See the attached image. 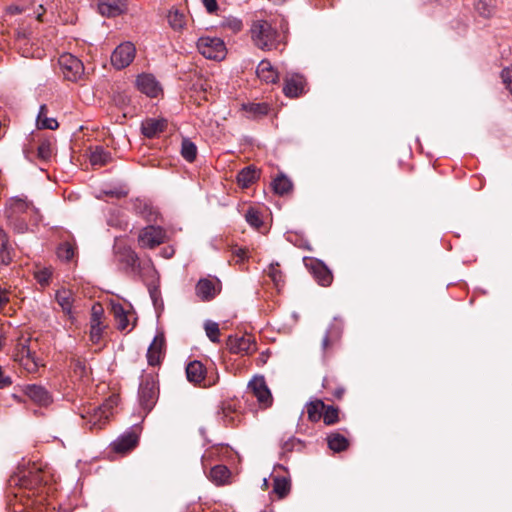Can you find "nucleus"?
<instances>
[{
	"instance_id": "obj_35",
	"label": "nucleus",
	"mask_w": 512,
	"mask_h": 512,
	"mask_svg": "<svg viewBox=\"0 0 512 512\" xmlns=\"http://www.w3.org/2000/svg\"><path fill=\"white\" fill-rule=\"evenodd\" d=\"M77 247L70 242L61 243L57 249L58 258L62 261H72L76 255Z\"/></svg>"
},
{
	"instance_id": "obj_15",
	"label": "nucleus",
	"mask_w": 512,
	"mask_h": 512,
	"mask_svg": "<svg viewBox=\"0 0 512 512\" xmlns=\"http://www.w3.org/2000/svg\"><path fill=\"white\" fill-rule=\"evenodd\" d=\"M136 49L131 42H124L117 46L111 55V64L116 69L126 68L135 58Z\"/></svg>"
},
{
	"instance_id": "obj_2",
	"label": "nucleus",
	"mask_w": 512,
	"mask_h": 512,
	"mask_svg": "<svg viewBox=\"0 0 512 512\" xmlns=\"http://www.w3.org/2000/svg\"><path fill=\"white\" fill-rule=\"evenodd\" d=\"M159 398V382L156 374H142L138 387V404L141 413L146 416L152 411Z\"/></svg>"
},
{
	"instance_id": "obj_54",
	"label": "nucleus",
	"mask_w": 512,
	"mask_h": 512,
	"mask_svg": "<svg viewBox=\"0 0 512 512\" xmlns=\"http://www.w3.org/2000/svg\"><path fill=\"white\" fill-rule=\"evenodd\" d=\"M136 323L137 322H119L117 329L121 332H124L126 330L130 332L135 328Z\"/></svg>"
},
{
	"instance_id": "obj_39",
	"label": "nucleus",
	"mask_w": 512,
	"mask_h": 512,
	"mask_svg": "<svg viewBox=\"0 0 512 512\" xmlns=\"http://www.w3.org/2000/svg\"><path fill=\"white\" fill-rule=\"evenodd\" d=\"M181 155L186 161L193 162L197 156L196 145L189 139H183L181 145Z\"/></svg>"
},
{
	"instance_id": "obj_1",
	"label": "nucleus",
	"mask_w": 512,
	"mask_h": 512,
	"mask_svg": "<svg viewBox=\"0 0 512 512\" xmlns=\"http://www.w3.org/2000/svg\"><path fill=\"white\" fill-rule=\"evenodd\" d=\"M4 213L9 225L16 232L24 233L28 230V221L38 210L26 197H12L6 202Z\"/></svg>"
},
{
	"instance_id": "obj_11",
	"label": "nucleus",
	"mask_w": 512,
	"mask_h": 512,
	"mask_svg": "<svg viewBox=\"0 0 512 512\" xmlns=\"http://www.w3.org/2000/svg\"><path fill=\"white\" fill-rule=\"evenodd\" d=\"M166 241V231L160 226L149 225L140 230L138 243L143 248L153 249Z\"/></svg>"
},
{
	"instance_id": "obj_57",
	"label": "nucleus",
	"mask_w": 512,
	"mask_h": 512,
	"mask_svg": "<svg viewBox=\"0 0 512 512\" xmlns=\"http://www.w3.org/2000/svg\"><path fill=\"white\" fill-rule=\"evenodd\" d=\"M235 255L239 258L240 261H243L248 257L247 253L248 251L244 248H238L235 250Z\"/></svg>"
},
{
	"instance_id": "obj_63",
	"label": "nucleus",
	"mask_w": 512,
	"mask_h": 512,
	"mask_svg": "<svg viewBox=\"0 0 512 512\" xmlns=\"http://www.w3.org/2000/svg\"><path fill=\"white\" fill-rule=\"evenodd\" d=\"M280 28H281V29H283V30H284V29H287V23H285V24H281V25H280Z\"/></svg>"
},
{
	"instance_id": "obj_34",
	"label": "nucleus",
	"mask_w": 512,
	"mask_h": 512,
	"mask_svg": "<svg viewBox=\"0 0 512 512\" xmlns=\"http://www.w3.org/2000/svg\"><path fill=\"white\" fill-rule=\"evenodd\" d=\"M0 259L2 264L9 265L12 262V255L10 251L8 236L6 232L0 228Z\"/></svg>"
},
{
	"instance_id": "obj_4",
	"label": "nucleus",
	"mask_w": 512,
	"mask_h": 512,
	"mask_svg": "<svg viewBox=\"0 0 512 512\" xmlns=\"http://www.w3.org/2000/svg\"><path fill=\"white\" fill-rule=\"evenodd\" d=\"M166 355V337L162 326L157 325L156 334L150 343L146 358L149 366H160Z\"/></svg>"
},
{
	"instance_id": "obj_21",
	"label": "nucleus",
	"mask_w": 512,
	"mask_h": 512,
	"mask_svg": "<svg viewBox=\"0 0 512 512\" xmlns=\"http://www.w3.org/2000/svg\"><path fill=\"white\" fill-rule=\"evenodd\" d=\"M109 310L116 320H129L134 314L132 305L126 301H110Z\"/></svg>"
},
{
	"instance_id": "obj_47",
	"label": "nucleus",
	"mask_w": 512,
	"mask_h": 512,
	"mask_svg": "<svg viewBox=\"0 0 512 512\" xmlns=\"http://www.w3.org/2000/svg\"><path fill=\"white\" fill-rule=\"evenodd\" d=\"M119 404V396L118 395H112L108 399L105 400V402L100 405L101 409L106 412V414H109V417L113 414V409L118 406Z\"/></svg>"
},
{
	"instance_id": "obj_52",
	"label": "nucleus",
	"mask_w": 512,
	"mask_h": 512,
	"mask_svg": "<svg viewBox=\"0 0 512 512\" xmlns=\"http://www.w3.org/2000/svg\"><path fill=\"white\" fill-rule=\"evenodd\" d=\"M12 384V379L10 376L5 375L2 367L0 366V389L9 387Z\"/></svg>"
},
{
	"instance_id": "obj_32",
	"label": "nucleus",
	"mask_w": 512,
	"mask_h": 512,
	"mask_svg": "<svg viewBox=\"0 0 512 512\" xmlns=\"http://www.w3.org/2000/svg\"><path fill=\"white\" fill-rule=\"evenodd\" d=\"M342 335V327L338 324L332 323L329 328L326 331L325 336L322 340V346L324 349L328 348L329 346L333 345L335 342H337Z\"/></svg>"
},
{
	"instance_id": "obj_19",
	"label": "nucleus",
	"mask_w": 512,
	"mask_h": 512,
	"mask_svg": "<svg viewBox=\"0 0 512 512\" xmlns=\"http://www.w3.org/2000/svg\"><path fill=\"white\" fill-rule=\"evenodd\" d=\"M167 128L166 119L148 118L141 124V132L146 138H155Z\"/></svg>"
},
{
	"instance_id": "obj_28",
	"label": "nucleus",
	"mask_w": 512,
	"mask_h": 512,
	"mask_svg": "<svg viewBox=\"0 0 512 512\" xmlns=\"http://www.w3.org/2000/svg\"><path fill=\"white\" fill-rule=\"evenodd\" d=\"M267 276L273 282L275 288L280 291V289L285 284V275L280 268V264L278 262L271 263L267 270H265Z\"/></svg>"
},
{
	"instance_id": "obj_12",
	"label": "nucleus",
	"mask_w": 512,
	"mask_h": 512,
	"mask_svg": "<svg viewBox=\"0 0 512 512\" xmlns=\"http://www.w3.org/2000/svg\"><path fill=\"white\" fill-rule=\"evenodd\" d=\"M114 254L116 260L126 265L132 273L139 275L141 272V263L137 254L122 242H116L114 245Z\"/></svg>"
},
{
	"instance_id": "obj_16",
	"label": "nucleus",
	"mask_w": 512,
	"mask_h": 512,
	"mask_svg": "<svg viewBox=\"0 0 512 512\" xmlns=\"http://www.w3.org/2000/svg\"><path fill=\"white\" fill-rule=\"evenodd\" d=\"M227 346L231 353L251 354L256 350L255 339L252 335H230L227 340Z\"/></svg>"
},
{
	"instance_id": "obj_45",
	"label": "nucleus",
	"mask_w": 512,
	"mask_h": 512,
	"mask_svg": "<svg viewBox=\"0 0 512 512\" xmlns=\"http://www.w3.org/2000/svg\"><path fill=\"white\" fill-rule=\"evenodd\" d=\"M34 277L41 286H47L52 277V269L49 267L42 268L34 272Z\"/></svg>"
},
{
	"instance_id": "obj_27",
	"label": "nucleus",
	"mask_w": 512,
	"mask_h": 512,
	"mask_svg": "<svg viewBox=\"0 0 512 512\" xmlns=\"http://www.w3.org/2000/svg\"><path fill=\"white\" fill-rule=\"evenodd\" d=\"M327 444L332 451L339 453L349 447V440L339 432H333L327 436Z\"/></svg>"
},
{
	"instance_id": "obj_17",
	"label": "nucleus",
	"mask_w": 512,
	"mask_h": 512,
	"mask_svg": "<svg viewBox=\"0 0 512 512\" xmlns=\"http://www.w3.org/2000/svg\"><path fill=\"white\" fill-rule=\"evenodd\" d=\"M23 392L39 406L47 407L53 402L52 394L42 385L28 384L23 388Z\"/></svg>"
},
{
	"instance_id": "obj_10",
	"label": "nucleus",
	"mask_w": 512,
	"mask_h": 512,
	"mask_svg": "<svg viewBox=\"0 0 512 512\" xmlns=\"http://www.w3.org/2000/svg\"><path fill=\"white\" fill-rule=\"evenodd\" d=\"M221 290L222 283L216 276L201 278L195 286L196 296L205 302L213 300Z\"/></svg>"
},
{
	"instance_id": "obj_25",
	"label": "nucleus",
	"mask_w": 512,
	"mask_h": 512,
	"mask_svg": "<svg viewBox=\"0 0 512 512\" xmlns=\"http://www.w3.org/2000/svg\"><path fill=\"white\" fill-rule=\"evenodd\" d=\"M258 77L266 83H276L278 81V72L273 68L268 60H262L257 67Z\"/></svg>"
},
{
	"instance_id": "obj_43",
	"label": "nucleus",
	"mask_w": 512,
	"mask_h": 512,
	"mask_svg": "<svg viewBox=\"0 0 512 512\" xmlns=\"http://www.w3.org/2000/svg\"><path fill=\"white\" fill-rule=\"evenodd\" d=\"M104 323L105 322H94L91 325V328H90V340L94 344H98L101 341L102 337H103V332L106 329V325H104Z\"/></svg>"
},
{
	"instance_id": "obj_18",
	"label": "nucleus",
	"mask_w": 512,
	"mask_h": 512,
	"mask_svg": "<svg viewBox=\"0 0 512 512\" xmlns=\"http://www.w3.org/2000/svg\"><path fill=\"white\" fill-rule=\"evenodd\" d=\"M98 11L105 17H116L127 11L126 0H99Z\"/></svg>"
},
{
	"instance_id": "obj_26",
	"label": "nucleus",
	"mask_w": 512,
	"mask_h": 512,
	"mask_svg": "<svg viewBox=\"0 0 512 512\" xmlns=\"http://www.w3.org/2000/svg\"><path fill=\"white\" fill-rule=\"evenodd\" d=\"M259 178V172L253 166L242 169L237 174V183L242 188H249Z\"/></svg>"
},
{
	"instance_id": "obj_48",
	"label": "nucleus",
	"mask_w": 512,
	"mask_h": 512,
	"mask_svg": "<svg viewBox=\"0 0 512 512\" xmlns=\"http://www.w3.org/2000/svg\"><path fill=\"white\" fill-rule=\"evenodd\" d=\"M501 78H502L504 84L506 85V88L512 94V69H509V68L504 69L501 72Z\"/></svg>"
},
{
	"instance_id": "obj_31",
	"label": "nucleus",
	"mask_w": 512,
	"mask_h": 512,
	"mask_svg": "<svg viewBox=\"0 0 512 512\" xmlns=\"http://www.w3.org/2000/svg\"><path fill=\"white\" fill-rule=\"evenodd\" d=\"M89 159L93 166H104L111 161V154L103 147L97 146L91 151Z\"/></svg>"
},
{
	"instance_id": "obj_30",
	"label": "nucleus",
	"mask_w": 512,
	"mask_h": 512,
	"mask_svg": "<svg viewBox=\"0 0 512 512\" xmlns=\"http://www.w3.org/2000/svg\"><path fill=\"white\" fill-rule=\"evenodd\" d=\"M48 108L46 105H41L37 116V127L39 129H50L56 130L59 126L58 122L54 118L47 117Z\"/></svg>"
},
{
	"instance_id": "obj_22",
	"label": "nucleus",
	"mask_w": 512,
	"mask_h": 512,
	"mask_svg": "<svg viewBox=\"0 0 512 512\" xmlns=\"http://www.w3.org/2000/svg\"><path fill=\"white\" fill-rule=\"evenodd\" d=\"M55 298L62 311L65 314L72 316L74 303L73 291L62 287L56 291Z\"/></svg>"
},
{
	"instance_id": "obj_42",
	"label": "nucleus",
	"mask_w": 512,
	"mask_h": 512,
	"mask_svg": "<svg viewBox=\"0 0 512 512\" xmlns=\"http://www.w3.org/2000/svg\"><path fill=\"white\" fill-rule=\"evenodd\" d=\"M204 330L210 341L213 343H218L220 341V328L218 322H205Z\"/></svg>"
},
{
	"instance_id": "obj_51",
	"label": "nucleus",
	"mask_w": 512,
	"mask_h": 512,
	"mask_svg": "<svg viewBox=\"0 0 512 512\" xmlns=\"http://www.w3.org/2000/svg\"><path fill=\"white\" fill-rule=\"evenodd\" d=\"M226 26H228L233 32H239L242 27V21L239 19H229L226 22Z\"/></svg>"
},
{
	"instance_id": "obj_23",
	"label": "nucleus",
	"mask_w": 512,
	"mask_h": 512,
	"mask_svg": "<svg viewBox=\"0 0 512 512\" xmlns=\"http://www.w3.org/2000/svg\"><path fill=\"white\" fill-rule=\"evenodd\" d=\"M138 436L135 432H125L119 436L113 443V450L120 453L134 448L137 444Z\"/></svg>"
},
{
	"instance_id": "obj_61",
	"label": "nucleus",
	"mask_w": 512,
	"mask_h": 512,
	"mask_svg": "<svg viewBox=\"0 0 512 512\" xmlns=\"http://www.w3.org/2000/svg\"><path fill=\"white\" fill-rule=\"evenodd\" d=\"M76 367L78 369H80L81 371L85 370V365L83 363L79 362V361L77 362Z\"/></svg>"
},
{
	"instance_id": "obj_9",
	"label": "nucleus",
	"mask_w": 512,
	"mask_h": 512,
	"mask_svg": "<svg viewBox=\"0 0 512 512\" xmlns=\"http://www.w3.org/2000/svg\"><path fill=\"white\" fill-rule=\"evenodd\" d=\"M303 262L319 285L323 287L331 285L333 274L322 261L313 257H304Z\"/></svg>"
},
{
	"instance_id": "obj_5",
	"label": "nucleus",
	"mask_w": 512,
	"mask_h": 512,
	"mask_svg": "<svg viewBox=\"0 0 512 512\" xmlns=\"http://www.w3.org/2000/svg\"><path fill=\"white\" fill-rule=\"evenodd\" d=\"M58 62L63 77L66 80L77 82L82 79L84 74V65L78 58L72 54L66 53L59 57Z\"/></svg>"
},
{
	"instance_id": "obj_8",
	"label": "nucleus",
	"mask_w": 512,
	"mask_h": 512,
	"mask_svg": "<svg viewBox=\"0 0 512 512\" xmlns=\"http://www.w3.org/2000/svg\"><path fill=\"white\" fill-rule=\"evenodd\" d=\"M199 52L207 59L220 60L225 55L224 42L219 38L201 37L197 41Z\"/></svg>"
},
{
	"instance_id": "obj_53",
	"label": "nucleus",
	"mask_w": 512,
	"mask_h": 512,
	"mask_svg": "<svg viewBox=\"0 0 512 512\" xmlns=\"http://www.w3.org/2000/svg\"><path fill=\"white\" fill-rule=\"evenodd\" d=\"M202 3L209 13H213L218 9L216 0H202Z\"/></svg>"
},
{
	"instance_id": "obj_37",
	"label": "nucleus",
	"mask_w": 512,
	"mask_h": 512,
	"mask_svg": "<svg viewBox=\"0 0 512 512\" xmlns=\"http://www.w3.org/2000/svg\"><path fill=\"white\" fill-rule=\"evenodd\" d=\"M167 20L174 30H180L186 23V16L178 9H171L167 15Z\"/></svg>"
},
{
	"instance_id": "obj_58",
	"label": "nucleus",
	"mask_w": 512,
	"mask_h": 512,
	"mask_svg": "<svg viewBox=\"0 0 512 512\" xmlns=\"http://www.w3.org/2000/svg\"><path fill=\"white\" fill-rule=\"evenodd\" d=\"M39 12L37 13V20L42 22L43 21V15L45 14L46 12V9L44 8V6L41 4L39 5Z\"/></svg>"
},
{
	"instance_id": "obj_33",
	"label": "nucleus",
	"mask_w": 512,
	"mask_h": 512,
	"mask_svg": "<svg viewBox=\"0 0 512 512\" xmlns=\"http://www.w3.org/2000/svg\"><path fill=\"white\" fill-rule=\"evenodd\" d=\"M272 186L274 192L278 195L288 194L293 188L291 180L283 174L278 175L274 179Z\"/></svg>"
},
{
	"instance_id": "obj_50",
	"label": "nucleus",
	"mask_w": 512,
	"mask_h": 512,
	"mask_svg": "<svg viewBox=\"0 0 512 512\" xmlns=\"http://www.w3.org/2000/svg\"><path fill=\"white\" fill-rule=\"evenodd\" d=\"M104 313L103 306L100 303H94L91 308V320H100Z\"/></svg>"
},
{
	"instance_id": "obj_60",
	"label": "nucleus",
	"mask_w": 512,
	"mask_h": 512,
	"mask_svg": "<svg viewBox=\"0 0 512 512\" xmlns=\"http://www.w3.org/2000/svg\"><path fill=\"white\" fill-rule=\"evenodd\" d=\"M4 339H5L4 332L0 328V350L4 347V344H5Z\"/></svg>"
},
{
	"instance_id": "obj_40",
	"label": "nucleus",
	"mask_w": 512,
	"mask_h": 512,
	"mask_svg": "<svg viewBox=\"0 0 512 512\" xmlns=\"http://www.w3.org/2000/svg\"><path fill=\"white\" fill-rule=\"evenodd\" d=\"M323 422L325 425H334L339 421V410L332 405H325L322 414Z\"/></svg>"
},
{
	"instance_id": "obj_29",
	"label": "nucleus",
	"mask_w": 512,
	"mask_h": 512,
	"mask_svg": "<svg viewBox=\"0 0 512 512\" xmlns=\"http://www.w3.org/2000/svg\"><path fill=\"white\" fill-rule=\"evenodd\" d=\"M324 408H325V404L320 399H316L314 401L308 402L305 405V410H306L308 419L311 422H318L322 418Z\"/></svg>"
},
{
	"instance_id": "obj_44",
	"label": "nucleus",
	"mask_w": 512,
	"mask_h": 512,
	"mask_svg": "<svg viewBox=\"0 0 512 512\" xmlns=\"http://www.w3.org/2000/svg\"><path fill=\"white\" fill-rule=\"evenodd\" d=\"M245 219L252 227L256 229H259L263 224L259 211L252 207L247 210Z\"/></svg>"
},
{
	"instance_id": "obj_46",
	"label": "nucleus",
	"mask_w": 512,
	"mask_h": 512,
	"mask_svg": "<svg viewBox=\"0 0 512 512\" xmlns=\"http://www.w3.org/2000/svg\"><path fill=\"white\" fill-rule=\"evenodd\" d=\"M52 155L51 143L48 140L42 141L37 149V157L43 161L50 159Z\"/></svg>"
},
{
	"instance_id": "obj_59",
	"label": "nucleus",
	"mask_w": 512,
	"mask_h": 512,
	"mask_svg": "<svg viewBox=\"0 0 512 512\" xmlns=\"http://www.w3.org/2000/svg\"><path fill=\"white\" fill-rule=\"evenodd\" d=\"M344 393V389L343 388H337L335 391H334V396L338 399H340L342 397Z\"/></svg>"
},
{
	"instance_id": "obj_38",
	"label": "nucleus",
	"mask_w": 512,
	"mask_h": 512,
	"mask_svg": "<svg viewBox=\"0 0 512 512\" xmlns=\"http://www.w3.org/2000/svg\"><path fill=\"white\" fill-rule=\"evenodd\" d=\"M229 475L230 471L224 465H216L210 470V478L217 485L223 484Z\"/></svg>"
},
{
	"instance_id": "obj_41",
	"label": "nucleus",
	"mask_w": 512,
	"mask_h": 512,
	"mask_svg": "<svg viewBox=\"0 0 512 512\" xmlns=\"http://www.w3.org/2000/svg\"><path fill=\"white\" fill-rule=\"evenodd\" d=\"M302 447L303 442L300 439L291 436L281 443V454L285 455L287 453L292 452L295 449H301Z\"/></svg>"
},
{
	"instance_id": "obj_3",
	"label": "nucleus",
	"mask_w": 512,
	"mask_h": 512,
	"mask_svg": "<svg viewBox=\"0 0 512 512\" xmlns=\"http://www.w3.org/2000/svg\"><path fill=\"white\" fill-rule=\"evenodd\" d=\"M279 34L272 25L264 20H257L251 26V38L256 47L261 50L277 48Z\"/></svg>"
},
{
	"instance_id": "obj_55",
	"label": "nucleus",
	"mask_w": 512,
	"mask_h": 512,
	"mask_svg": "<svg viewBox=\"0 0 512 512\" xmlns=\"http://www.w3.org/2000/svg\"><path fill=\"white\" fill-rule=\"evenodd\" d=\"M109 197H114L117 199L124 198L127 196V192L123 190H109L104 192Z\"/></svg>"
},
{
	"instance_id": "obj_14",
	"label": "nucleus",
	"mask_w": 512,
	"mask_h": 512,
	"mask_svg": "<svg viewBox=\"0 0 512 512\" xmlns=\"http://www.w3.org/2000/svg\"><path fill=\"white\" fill-rule=\"evenodd\" d=\"M80 416L84 420V425L91 430L102 429L110 418L109 414H106L100 406L83 407Z\"/></svg>"
},
{
	"instance_id": "obj_13",
	"label": "nucleus",
	"mask_w": 512,
	"mask_h": 512,
	"mask_svg": "<svg viewBox=\"0 0 512 512\" xmlns=\"http://www.w3.org/2000/svg\"><path fill=\"white\" fill-rule=\"evenodd\" d=\"M14 358L29 373H35L40 366H43L42 360L36 356V353L27 344L18 345Z\"/></svg>"
},
{
	"instance_id": "obj_7",
	"label": "nucleus",
	"mask_w": 512,
	"mask_h": 512,
	"mask_svg": "<svg viewBox=\"0 0 512 512\" xmlns=\"http://www.w3.org/2000/svg\"><path fill=\"white\" fill-rule=\"evenodd\" d=\"M249 392L257 399L262 408H269L272 406L273 397L270 389L267 386L266 380L262 375L254 376L247 386Z\"/></svg>"
},
{
	"instance_id": "obj_20",
	"label": "nucleus",
	"mask_w": 512,
	"mask_h": 512,
	"mask_svg": "<svg viewBox=\"0 0 512 512\" xmlns=\"http://www.w3.org/2000/svg\"><path fill=\"white\" fill-rule=\"evenodd\" d=\"M138 89L149 97H156L160 92V87L156 79L149 74L138 76L136 80Z\"/></svg>"
},
{
	"instance_id": "obj_36",
	"label": "nucleus",
	"mask_w": 512,
	"mask_h": 512,
	"mask_svg": "<svg viewBox=\"0 0 512 512\" xmlns=\"http://www.w3.org/2000/svg\"><path fill=\"white\" fill-rule=\"evenodd\" d=\"M291 489L290 479L286 477H275L273 480V491L279 498L286 497Z\"/></svg>"
},
{
	"instance_id": "obj_62",
	"label": "nucleus",
	"mask_w": 512,
	"mask_h": 512,
	"mask_svg": "<svg viewBox=\"0 0 512 512\" xmlns=\"http://www.w3.org/2000/svg\"><path fill=\"white\" fill-rule=\"evenodd\" d=\"M323 387L325 389H328V387H329V379L328 378H324V380H323Z\"/></svg>"
},
{
	"instance_id": "obj_56",
	"label": "nucleus",
	"mask_w": 512,
	"mask_h": 512,
	"mask_svg": "<svg viewBox=\"0 0 512 512\" xmlns=\"http://www.w3.org/2000/svg\"><path fill=\"white\" fill-rule=\"evenodd\" d=\"M9 302V298L6 291H0V313L3 312L4 308L7 306Z\"/></svg>"
},
{
	"instance_id": "obj_24",
	"label": "nucleus",
	"mask_w": 512,
	"mask_h": 512,
	"mask_svg": "<svg viewBox=\"0 0 512 512\" xmlns=\"http://www.w3.org/2000/svg\"><path fill=\"white\" fill-rule=\"evenodd\" d=\"M304 90V82L301 76H292L285 80L283 92L286 96L295 98L302 94Z\"/></svg>"
},
{
	"instance_id": "obj_6",
	"label": "nucleus",
	"mask_w": 512,
	"mask_h": 512,
	"mask_svg": "<svg viewBox=\"0 0 512 512\" xmlns=\"http://www.w3.org/2000/svg\"><path fill=\"white\" fill-rule=\"evenodd\" d=\"M186 377L190 383L194 385H200L202 387H211L216 384L218 380V375L211 380V378L207 375V369L203 365L201 361L193 360L189 362L186 366Z\"/></svg>"
},
{
	"instance_id": "obj_49",
	"label": "nucleus",
	"mask_w": 512,
	"mask_h": 512,
	"mask_svg": "<svg viewBox=\"0 0 512 512\" xmlns=\"http://www.w3.org/2000/svg\"><path fill=\"white\" fill-rule=\"evenodd\" d=\"M249 111L254 114L266 115L268 113V106L264 103L251 104Z\"/></svg>"
}]
</instances>
